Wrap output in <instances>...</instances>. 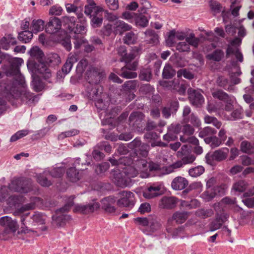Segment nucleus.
<instances>
[{
  "label": "nucleus",
  "instance_id": "obj_46",
  "mask_svg": "<svg viewBox=\"0 0 254 254\" xmlns=\"http://www.w3.org/2000/svg\"><path fill=\"white\" fill-rule=\"evenodd\" d=\"M177 77L181 78L183 76L184 78L191 80L194 78L193 74L186 68L180 69L177 72Z\"/></svg>",
  "mask_w": 254,
  "mask_h": 254
},
{
  "label": "nucleus",
  "instance_id": "obj_36",
  "mask_svg": "<svg viewBox=\"0 0 254 254\" xmlns=\"http://www.w3.org/2000/svg\"><path fill=\"white\" fill-rule=\"evenodd\" d=\"M44 21L41 19H34L31 24V30L34 33L41 31L44 28Z\"/></svg>",
  "mask_w": 254,
  "mask_h": 254
},
{
  "label": "nucleus",
  "instance_id": "obj_57",
  "mask_svg": "<svg viewBox=\"0 0 254 254\" xmlns=\"http://www.w3.org/2000/svg\"><path fill=\"white\" fill-rule=\"evenodd\" d=\"M182 129V126L179 124H172L168 127V130L176 135Z\"/></svg>",
  "mask_w": 254,
  "mask_h": 254
},
{
  "label": "nucleus",
  "instance_id": "obj_28",
  "mask_svg": "<svg viewBox=\"0 0 254 254\" xmlns=\"http://www.w3.org/2000/svg\"><path fill=\"white\" fill-rule=\"evenodd\" d=\"M28 54L32 59L37 60L39 64L43 63L41 61L44 57V53L38 46L31 48L29 51Z\"/></svg>",
  "mask_w": 254,
  "mask_h": 254
},
{
  "label": "nucleus",
  "instance_id": "obj_47",
  "mask_svg": "<svg viewBox=\"0 0 254 254\" xmlns=\"http://www.w3.org/2000/svg\"><path fill=\"white\" fill-rule=\"evenodd\" d=\"M144 117V115L140 112H133L129 116V121L130 123L132 122L133 125H134L135 123L137 124V122H140L142 120H143Z\"/></svg>",
  "mask_w": 254,
  "mask_h": 254
},
{
  "label": "nucleus",
  "instance_id": "obj_63",
  "mask_svg": "<svg viewBox=\"0 0 254 254\" xmlns=\"http://www.w3.org/2000/svg\"><path fill=\"white\" fill-rule=\"evenodd\" d=\"M227 137L226 129L224 127H221L218 133L217 138L220 141H221V143L223 144L226 140Z\"/></svg>",
  "mask_w": 254,
  "mask_h": 254
},
{
  "label": "nucleus",
  "instance_id": "obj_2",
  "mask_svg": "<svg viewBox=\"0 0 254 254\" xmlns=\"http://www.w3.org/2000/svg\"><path fill=\"white\" fill-rule=\"evenodd\" d=\"M30 214L29 212L26 213L21 216V231L24 233H28L30 232H34L32 230L31 226H35V223L37 224H44L45 223V216L41 213L36 212L33 215L30 219L32 220L26 221L27 217Z\"/></svg>",
  "mask_w": 254,
  "mask_h": 254
},
{
  "label": "nucleus",
  "instance_id": "obj_16",
  "mask_svg": "<svg viewBox=\"0 0 254 254\" xmlns=\"http://www.w3.org/2000/svg\"><path fill=\"white\" fill-rule=\"evenodd\" d=\"M62 22L61 20L56 17H52L46 24L45 30L47 33L54 34L57 33L61 28Z\"/></svg>",
  "mask_w": 254,
  "mask_h": 254
},
{
  "label": "nucleus",
  "instance_id": "obj_49",
  "mask_svg": "<svg viewBox=\"0 0 254 254\" xmlns=\"http://www.w3.org/2000/svg\"><path fill=\"white\" fill-rule=\"evenodd\" d=\"M137 38L135 34L132 32L127 33L124 38L125 43L129 45L135 43Z\"/></svg>",
  "mask_w": 254,
  "mask_h": 254
},
{
  "label": "nucleus",
  "instance_id": "obj_8",
  "mask_svg": "<svg viewBox=\"0 0 254 254\" xmlns=\"http://www.w3.org/2000/svg\"><path fill=\"white\" fill-rule=\"evenodd\" d=\"M100 207L98 202H93L86 205L77 204L75 206L73 211L83 214H87L94 212Z\"/></svg>",
  "mask_w": 254,
  "mask_h": 254
},
{
  "label": "nucleus",
  "instance_id": "obj_21",
  "mask_svg": "<svg viewBox=\"0 0 254 254\" xmlns=\"http://www.w3.org/2000/svg\"><path fill=\"white\" fill-rule=\"evenodd\" d=\"M134 164L138 169V172H140V177L142 178H146L149 176V174L148 172V165L149 163H148L145 160H136L135 161Z\"/></svg>",
  "mask_w": 254,
  "mask_h": 254
},
{
  "label": "nucleus",
  "instance_id": "obj_58",
  "mask_svg": "<svg viewBox=\"0 0 254 254\" xmlns=\"http://www.w3.org/2000/svg\"><path fill=\"white\" fill-rule=\"evenodd\" d=\"M149 146L146 144H142L139 148L138 150H136L137 154H139L142 157H146L148 153Z\"/></svg>",
  "mask_w": 254,
  "mask_h": 254
},
{
  "label": "nucleus",
  "instance_id": "obj_14",
  "mask_svg": "<svg viewBox=\"0 0 254 254\" xmlns=\"http://www.w3.org/2000/svg\"><path fill=\"white\" fill-rule=\"evenodd\" d=\"M224 192V189L221 186H216L214 190L206 188V190L201 194L200 197L204 201L209 202L215 197L217 192L223 193Z\"/></svg>",
  "mask_w": 254,
  "mask_h": 254
},
{
  "label": "nucleus",
  "instance_id": "obj_60",
  "mask_svg": "<svg viewBox=\"0 0 254 254\" xmlns=\"http://www.w3.org/2000/svg\"><path fill=\"white\" fill-rule=\"evenodd\" d=\"M149 226L152 231L158 230L161 227V223L156 219L154 218L150 219Z\"/></svg>",
  "mask_w": 254,
  "mask_h": 254
},
{
  "label": "nucleus",
  "instance_id": "obj_33",
  "mask_svg": "<svg viewBox=\"0 0 254 254\" xmlns=\"http://www.w3.org/2000/svg\"><path fill=\"white\" fill-rule=\"evenodd\" d=\"M204 123L206 124H211L217 129H220L222 127V123L216 117L206 115L204 118Z\"/></svg>",
  "mask_w": 254,
  "mask_h": 254
},
{
  "label": "nucleus",
  "instance_id": "obj_39",
  "mask_svg": "<svg viewBox=\"0 0 254 254\" xmlns=\"http://www.w3.org/2000/svg\"><path fill=\"white\" fill-rule=\"evenodd\" d=\"M152 78V71L150 68H143L139 74V78L140 80L149 81Z\"/></svg>",
  "mask_w": 254,
  "mask_h": 254
},
{
  "label": "nucleus",
  "instance_id": "obj_5",
  "mask_svg": "<svg viewBox=\"0 0 254 254\" xmlns=\"http://www.w3.org/2000/svg\"><path fill=\"white\" fill-rule=\"evenodd\" d=\"M118 194L120 198L117 200V203L119 206L132 207L134 206V195L132 192L122 191L119 192Z\"/></svg>",
  "mask_w": 254,
  "mask_h": 254
},
{
  "label": "nucleus",
  "instance_id": "obj_17",
  "mask_svg": "<svg viewBox=\"0 0 254 254\" xmlns=\"http://www.w3.org/2000/svg\"><path fill=\"white\" fill-rule=\"evenodd\" d=\"M188 92L189 99L193 105L199 107L203 103L204 99L201 93L192 88H189Z\"/></svg>",
  "mask_w": 254,
  "mask_h": 254
},
{
  "label": "nucleus",
  "instance_id": "obj_27",
  "mask_svg": "<svg viewBox=\"0 0 254 254\" xmlns=\"http://www.w3.org/2000/svg\"><path fill=\"white\" fill-rule=\"evenodd\" d=\"M144 34L148 43L157 45L159 43V36L154 30L148 29L145 31Z\"/></svg>",
  "mask_w": 254,
  "mask_h": 254
},
{
  "label": "nucleus",
  "instance_id": "obj_15",
  "mask_svg": "<svg viewBox=\"0 0 254 254\" xmlns=\"http://www.w3.org/2000/svg\"><path fill=\"white\" fill-rule=\"evenodd\" d=\"M189 213L186 211H177L175 212L172 216L168 218V225H172L174 221L178 224L184 223L188 218Z\"/></svg>",
  "mask_w": 254,
  "mask_h": 254
},
{
  "label": "nucleus",
  "instance_id": "obj_40",
  "mask_svg": "<svg viewBox=\"0 0 254 254\" xmlns=\"http://www.w3.org/2000/svg\"><path fill=\"white\" fill-rule=\"evenodd\" d=\"M32 31L24 30L20 32L18 34V39L23 43H28L33 37Z\"/></svg>",
  "mask_w": 254,
  "mask_h": 254
},
{
  "label": "nucleus",
  "instance_id": "obj_61",
  "mask_svg": "<svg viewBox=\"0 0 254 254\" xmlns=\"http://www.w3.org/2000/svg\"><path fill=\"white\" fill-rule=\"evenodd\" d=\"M222 224L219 222V220L216 218L213 220L211 223L209 224L210 231L213 232L216 231L221 228Z\"/></svg>",
  "mask_w": 254,
  "mask_h": 254
},
{
  "label": "nucleus",
  "instance_id": "obj_11",
  "mask_svg": "<svg viewBox=\"0 0 254 254\" xmlns=\"http://www.w3.org/2000/svg\"><path fill=\"white\" fill-rule=\"evenodd\" d=\"M42 199L38 197H31L30 198V202L22 205L21 207L15 210L13 214L15 216L19 215V214L29 210L34 209L36 207L42 204Z\"/></svg>",
  "mask_w": 254,
  "mask_h": 254
},
{
  "label": "nucleus",
  "instance_id": "obj_62",
  "mask_svg": "<svg viewBox=\"0 0 254 254\" xmlns=\"http://www.w3.org/2000/svg\"><path fill=\"white\" fill-rule=\"evenodd\" d=\"M151 206L149 203L144 202L140 204L138 211L141 214L151 211Z\"/></svg>",
  "mask_w": 254,
  "mask_h": 254
},
{
  "label": "nucleus",
  "instance_id": "obj_23",
  "mask_svg": "<svg viewBox=\"0 0 254 254\" xmlns=\"http://www.w3.org/2000/svg\"><path fill=\"white\" fill-rule=\"evenodd\" d=\"M188 185V181L185 178L177 177L174 178L172 182L171 187L174 190H182Z\"/></svg>",
  "mask_w": 254,
  "mask_h": 254
},
{
  "label": "nucleus",
  "instance_id": "obj_3",
  "mask_svg": "<svg viewBox=\"0 0 254 254\" xmlns=\"http://www.w3.org/2000/svg\"><path fill=\"white\" fill-rule=\"evenodd\" d=\"M8 189L15 192L27 193L32 190L30 179L24 178H14L8 185Z\"/></svg>",
  "mask_w": 254,
  "mask_h": 254
},
{
  "label": "nucleus",
  "instance_id": "obj_13",
  "mask_svg": "<svg viewBox=\"0 0 254 254\" xmlns=\"http://www.w3.org/2000/svg\"><path fill=\"white\" fill-rule=\"evenodd\" d=\"M179 199L175 196H163L159 201V207L162 209H172L175 208Z\"/></svg>",
  "mask_w": 254,
  "mask_h": 254
},
{
  "label": "nucleus",
  "instance_id": "obj_35",
  "mask_svg": "<svg viewBox=\"0 0 254 254\" xmlns=\"http://www.w3.org/2000/svg\"><path fill=\"white\" fill-rule=\"evenodd\" d=\"M217 131L214 128L210 127H206L202 128L198 133V136L204 138L211 136L216 133Z\"/></svg>",
  "mask_w": 254,
  "mask_h": 254
},
{
  "label": "nucleus",
  "instance_id": "obj_52",
  "mask_svg": "<svg viewBox=\"0 0 254 254\" xmlns=\"http://www.w3.org/2000/svg\"><path fill=\"white\" fill-rule=\"evenodd\" d=\"M186 41L187 43L190 45H191L195 48L198 46L199 39L195 37L193 33H191L189 37L186 38Z\"/></svg>",
  "mask_w": 254,
  "mask_h": 254
},
{
  "label": "nucleus",
  "instance_id": "obj_48",
  "mask_svg": "<svg viewBox=\"0 0 254 254\" xmlns=\"http://www.w3.org/2000/svg\"><path fill=\"white\" fill-rule=\"evenodd\" d=\"M45 173L39 174L37 175V182L42 186L43 187H49L52 185V183L50 181H49L47 178L44 176Z\"/></svg>",
  "mask_w": 254,
  "mask_h": 254
},
{
  "label": "nucleus",
  "instance_id": "obj_4",
  "mask_svg": "<svg viewBox=\"0 0 254 254\" xmlns=\"http://www.w3.org/2000/svg\"><path fill=\"white\" fill-rule=\"evenodd\" d=\"M126 65L121 69V73L120 75L126 79L135 78L137 76L136 72L133 71L136 70L138 63L137 61H133L128 63H125Z\"/></svg>",
  "mask_w": 254,
  "mask_h": 254
},
{
  "label": "nucleus",
  "instance_id": "obj_44",
  "mask_svg": "<svg viewBox=\"0 0 254 254\" xmlns=\"http://www.w3.org/2000/svg\"><path fill=\"white\" fill-rule=\"evenodd\" d=\"M247 187L248 183L245 181L240 180L233 184L232 190L238 192H243L245 190Z\"/></svg>",
  "mask_w": 254,
  "mask_h": 254
},
{
  "label": "nucleus",
  "instance_id": "obj_41",
  "mask_svg": "<svg viewBox=\"0 0 254 254\" xmlns=\"http://www.w3.org/2000/svg\"><path fill=\"white\" fill-rule=\"evenodd\" d=\"M132 26L125 23L123 21H118L116 23V30L119 31L120 34L123 32L130 30Z\"/></svg>",
  "mask_w": 254,
  "mask_h": 254
},
{
  "label": "nucleus",
  "instance_id": "obj_50",
  "mask_svg": "<svg viewBox=\"0 0 254 254\" xmlns=\"http://www.w3.org/2000/svg\"><path fill=\"white\" fill-rule=\"evenodd\" d=\"M210 9L214 14L220 13L222 9L221 4L216 0H211L209 1Z\"/></svg>",
  "mask_w": 254,
  "mask_h": 254
},
{
  "label": "nucleus",
  "instance_id": "obj_42",
  "mask_svg": "<svg viewBox=\"0 0 254 254\" xmlns=\"http://www.w3.org/2000/svg\"><path fill=\"white\" fill-rule=\"evenodd\" d=\"M241 150L247 154H253L254 153V147L252 144L246 140L243 141L241 143Z\"/></svg>",
  "mask_w": 254,
  "mask_h": 254
},
{
  "label": "nucleus",
  "instance_id": "obj_34",
  "mask_svg": "<svg viewBox=\"0 0 254 254\" xmlns=\"http://www.w3.org/2000/svg\"><path fill=\"white\" fill-rule=\"evenodd\" d=\"M224 57V52L222 50L217 49L212 53L206 56L207 59L212 60L215 62H220Z\"/></svg>",
  "mask_w": 254,
  "mask_h": 254
},
{
  "label": "nucleus",
  "instance_id": "obj_1",
  "mask_svg": "<svg viewBox=\"0 0 254 254\" xmlns=\"http://www.w3.org/2000/svg\"><path fill=\"white\" fill-rule=\"evenodd\" d=\"M23 63L22 59L19 58H14L10 60V68L5 72V73L7 75L14 76V81H6L1 83L0 84V90L13 95L14 94L16 88H18V86L25 88L24 77L20 72V66Z\"/></svg>",
  "mask_w": 254,
  "mask_h": 254
},
{
  "label": "nucleus",
  "instance_id": "obj_59",
  "mask_svg": "<svg viewBox=\"0 0 254 254\" xmlns=\"http://www.w3.org/2000/svg\"><path fill=\"white\" fill-rule=\"evenodd\" d=\"M23 90L20 92V97H21V99L23 100H26L28 101L32 99L34 97L33 94L27 91L25 89V87L23 88Z\"/></svg>",
  "mask_w": 254,
  "mask_h": 254
},
{
  "label": "nucleus",
  "instance_id": "obj_7",
  "mask_svg": "<svg viewBox=\"0 0 254 254\" xmlns=\"http://www.w3.org/2000/svg\"><path fill=\"white\" fill-rule=\"evenodd\" d=\"M117 201L116 197L114 196L106 197L101 200L102 208L106 213L113 214L116 211L115 204Z\"/></svg>",
  "mask_w": 254,
  "mask_h": 254
},
{
  "label": "nucleus",
  "instance_id": "obj_45",
  "mask_svg": "<svg viewBox=\"0 0 254 254\" xmlns=\"http://www.w3.org/2000/svg\"><path fill=\"white\" fill-rule=\"evenodd\" d=\"M204 172V168L202 166H197L189 170V175L192 177H197Z\"/></svg>",
  "mask_w": 254,
  "mask_h": 254
},
{
  "label": "nucleus",
  "instance_id": "obj_12",
  "mask_svg": "<svg viewBox=\"0 0 254 254\" xmlns=\"http://www.w3.org/2000/svg\"><path fill=\"white\" fill-rule=\"evenodd\" d=\"M127 179L122 170L115 169L112 171V180L117 186L122 188L126 187L127 183Z\"/></svg>",
  "mask_w": 254,
  "mask_h": 254
},
{
  "label": "nucleus",
  "instance_id": "obj_9",
  "mask_svg": "<svg viewBox=\"0 0 254 254\" xmlns=\"http://www.w3.org/2000/svg\"><path fill=\"white\" fill-rule=\"evenodd\" d=\"M88 88V90H89ZM89 96L91 100L95 101V106L100 109H102L104 107L102 106L103 100L99 98L100 94L102 93V89L98 84H94V86L92 87L90 91H88Z\"/></svg>",
  "mask_w": 254,
  "mask_h": 254
},
{
  "label": "nucleus",
  "instance_id": "obj_54",
  "mask_svg": "<svg viewBox=\"0 0 254 254\" xmlns=\"http://www.w3.org/2000/svg\"><path fill=\"white\" fill-rule=\"evenodd\" d=\"M29 133L28 130H21L17 131L13 134L10 138V141L11 142L15 141L17 140L26 136Z\"/></svg>",
  "mask_w": 254,
  "mask_h": 254
},
{
  "label": "nucleus",
  "instance_id": "obj_53",
  "mask_svg": "<svg viewBox=\"0 0 254 254\" xmlns=\"http://www.w3.org/2000/svg\"><path fill=\"white\" fill-rule=\"evenodd\" d=\"M79 132V130L75 129H72L70 130L62 132L58 135L59 139H63L65 137L72 136L77 135Z\"/></svg>",
  "mask_w": 254,
  "mask_h": 254
},
{
  "label": "nucleus",
  "instance_id": "obj_10",
  "mask_svg": "<svg viewBox=\"0 0 254 254\" xmlns=\"http://www.w3.org/2000/svg\"><path fill=\"white\" fill-rule=\"evenodd\" d=\"M87 80L91 85L98 84L102 78L104 74L98 71L97 68L91 67L86 73Z\"/></svg>",
  "mask_w": 254,
  "mask_h": 254
},
{
  "label": "nucleus",
  "instance_id": "obj_24",
  "mask_svg": "<svg viewBox=\"0 0 254 254\" xmlns=\"http://www.w3.org/2000/svg\"><path fill=\"white\" fill-rule=\"evenodd\" d=\"M78 162L75 163L73 167L69 168L66 171V176L69 181L71 182H77L80 179V175L79 172L76 169V164Z\"/></svg>",
  "mask_w": 254,
  "mask_h": 254
},
{
  "label": "nucleus",
  "instance_id": "obj_31",
  "mask_svg": "<svg viewBox=\"0 0 254 254\" xmlns=\"http://www.w3.org/2000/svg\"><path fill=\"white\" fill-rule=\"evenodd\" d=\"M35 71L42 74L43 77L45 79H49L52 75L49 69L48 68L46 64L44 63L39 64L37 68Z\"/></svg>",
  "mask_w": 254,
  "mask_h": 254
},
{
  "label": "nucleus",
  "instance_id": "obj_29",
  "mask_svg": "<svg viewBox=\"0 0 254 254\" xmlns=\"http://www.w3.org/2000/svg\"><path fill=\"white\" fill-rule=\"evenodd\" d=\"M135 25L141 27H146L148 24V19L142 13H133Z\"/></svg>",
  "mask_w": 254,
  "mask_h": 254
},
{
  "label": "nucleus",
  "instance_id": "obj_55",
  "mask_svg": "<svg viewBox=\"0 0 254 254\" xmlns=\"http://www.w3.org/2000/svg\"><path fill=\"white\" fill-rule=\"evenodd\" d=\"M176 49L180 52H189L190 51V46L186 41L179 42L176 46Z\"/></svg>",
  "mask_w": 254,
  "mask_h": 254
},
{
  "label": "nucleus",
  "instance_id": "obj_26",
  "mask_svg": "<svg viewBox=\"0 0 254 254\" xmlns=\"http://www.w3.org/2000/svg\"><path fill=\"white\" fill-rule=\"evenodd\" d=\"M135 165H127L126 167H122L123 173H124L127 178L129 179L131 178H134L138 174V170L134 167Z\"/></svg>",
  "mask_w": 254,
  "mask_h": 254
},
{
  "label": "nucleus",
  "instance_id": "obj_25",
  "mask_svg": "<svg viewBox=\"0 0 254 254\" xmlns=\"http://www.w3.org/2000/svg\"><path fill=\"white\" fill-rule=\"evenodd\" d=\"M229 152V150L228 148H221L213 152V157L215 161L218 162L223 161L227 158Z\"/></svg>",
  "mask_w": 254,
  "mask_h": 254
},
{
  "label": "nucleus",
  "instance_id": "obj_37",
  "mask_svg": "<svg viewBox=\"0 0 254 254\" xmlns=\"http://www.w3.org/2000/svg\"><path fill=\"white\" fill-rule=\"evenodd\" d=\"M204 141L206 144H209L212 148L217 147L222 144L217 136L214 135L205 138Z\"/></svg>",
  "mask_w": 254,
  "mask_h": 254
},
{
  "label": "nucleus",
  "instance_id": "obj_43",
  "mask_svg": "<svg viewBox=\"0 0 254 254\" xmlns=\"http://www.w3.org/2000/svg\"><path fill=\"white\" fill-rule=\"evenodd\" d=\"M44 173L49 174L54 178H60L64 175V169L63 167H56L52 169L50 171H45Z\"/></svg>",
  "mask_w": 254,
  "mask_h": 254
},
{
  "label": "nucleus",
  "instance_id": "obj_56",
  "mask_svg": "<svg viewBox=\"0 0 254 254\" xmlns=\"http://www.w3.org/2000/svg\"><path fill=\"white\" fill-rule=\"evenodd\" d=\"M134 163L133 159L130 157L124 156L119 159V164L121 167L122 166L126 167L127 165H131Z\"/></svg>",
  "mask_w": 254,
  "mask_h": 254
},
{
  "label": "nucleus",
  "instance_id": "obj_6",
  "mask_svg": "<svg viewBox=\"0 0 254 254\" xmlns=\"http://www.w3.org/2000/svg\"><path fill=\"white\" fill-rule=\"evenodd\" d=\"M177 155L183 161L184 164H191L195 160V156L191 153V150L187 145H183Z\"/></svg>",
  "mask_w": 254,
  "mask_h": 254
},
{
  "label": "nucleus",
  "instance_id": "obj_19",
  "mask_svg": "<svg viewBox=\"0 0 254 254\" xmlns=\"http://www.w3.org/2000/svg\"><path fill=\"white\" fill-rule=\"evenodd\" d=\"M118 54L121 57L120 60V62H124L128 63L134 60L136 57V55L133 53H127L126 47L122 46L117 49Z\"/></svg>",
  "mask_w": 254,
  "mask_h": 254
},
{
  "label": "nucleus",
  "instance_id": "obj_30",
  "mask_svg": "<svg viewBox=\"0 0 254 254\" xmlns=\"http://www.w3.org/2000/svg\"><path fill=\"white\" fill-rule=\"evenodd\" d=\"M211 94L215 99L219 100L225 101L228 100L231 96L229 95L227 93L220 89H213L211 90Z\"/></svg>",
  "mask_w": 254,
  "mask_h": 254
},
{
  "label": "nucleus",
  "instance_id": "obj_38",
  "mask_svg": "<svg viewBox=\"0 0 254 254\" xmlns=\"http://www.w3.org/2000/svg\"><path fill=\"white\" fill-rule=\"evenodd\" d=\"M75 198V196L71 195L68 197L67 202L64 205V207L60 208L59 209H57L56 211L57 214H62L63 213H65L69 211V209L74 204L73 200Z\"/></svg>",
  "mask_w": 254,
  "mask_h": 254
},
{
  "label": "nucleus",
  "instance_id": "obj_51",
  "mask_svg": "<svg viewBox=\"0 0 254 254\" xmlns=\"http://www.w3.org/2000/svg\"><path fill=\"white\" fill-rule=\"evenodd\" d=\"M196 214L198 217L205 218L211 216L213 214V211L211 209H199L196 211Z\"/></svg>",
  "mask_w": 254,
  "mask_h": 254
},
{
  "label": "nucleus",
  "instance_id": "obj_20",
  "mask_svg": "<svg viewBox=\"0 0 254 254\" xmlns=\"http://www.w3.org/2000/svg\"><path fill=\"white\" fill-rule=\"evenodd\" d=\"M168 84L172 86V90L177 92L181 95H185L186 92L187 88L188 86L186 84H180L179 83H175L174 81H164L161 83L163 86L167 87Z\"/></svg>",
  "mask_w": 254,
  "mask_h": 254
},
{
  "label": "nucleus",
  "instance_id": "obj_22",
  "mask_svg": "<svg viewBox=\"0 0 254 254\" xmlns=\"http://www.w3.org/2000/svg\"><path fill=\"white\" fill-rule=\"evenodd\" d=\"M161 188L159 186H150L143 191V196L146 199H151L160 195Z\"/></svg>",
  "mask_w": 254,
  "mask_h": 254
},
{
  "label": "nucleus",
  "instance_id": "obj_64",
  "mask_svg": "<svg viewBox=\"0 0 254 254\" xmlns=\"http://www.w3.org/2000/svg\"><path fill=\"white\" fill-rule=\"evenodd\" d=\"M243 117L242 112L241 109H236L233 111L231 114V117L229 120H237L242 119Z\"/></svg>",
  "mask_w": 254,
  "mask_h": 254
},
{
  "label": "nucleus",
  "instance_id": "obj_18",
  "mask_svg": "<svg viewBox=\"0 0 254 254\" xmlns=\"http://www.w3.org/2000/svg\"><path fill=\"white\" fill-rule=\"evenodd\" d=\"M0 225L4 228L9 229L12 233H15L18 228L17 222L8 216L0 218Z\"/></svg>",
  "mask_w": 254,
  "mask_h": 254
},
{
  "label": "nucleus",
  "instance_id": "obj_32",
  "mask_svg": "<svg viewBox=\"0 0 254 254\" xmlns=\"http://www.w3.org/2000/svg\"><path fill=\"white\" fill-rule=\"evenodd\" d=\"M176 74V71L173 67L169 64H165L163 72L162 77L164 79H170L173 77Z\"/></svg>",
  "mask_w": 254,
  "mask_h": 254
}]
</instances>
